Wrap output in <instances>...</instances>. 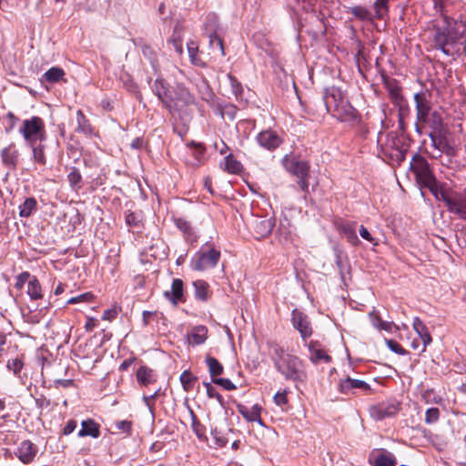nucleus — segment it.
I'll return each mask as SVG.
<instances>
[{
  "instance_id": "393cba45",
  "label": "nucleus",
  "mask_w": 466,
  "mask_h": 466,
  "mask_svg": "<svg viewBox=\"0 0 466 466\" xmlns=\"http://www.w3.org/2000/svg\"><path fill=\"white\" fill-rule=\"evenodd\" d=\"M252 227L255 237L257 238H263L268 237L271 233L274 228V223L269 218H260L256 219L253 222Z\"/></svg>"
},
{
  "instance_id": "a211bd4d",
  "label": "nucleus",
  "mask_w": 466,
  "mask_h": 466,
  "mask_svg": "<svg viewBox=\"0 0 466 466\" xmlns=\"http://www.w3.org/2000/svg\"><path fill=\"white\" fill-rule=\"evenodd\" d=\"M154 94L158 97L163 106L168 109H172L173 97L170 95L167 85L162 78H157L152 86Z\"/></svg>"
},
{
  "instance_id": "ddd939ff",
  "label": "nucleus",
  "mask_w": 466,
  "mask_h": 466,
  "mask_svg": "<svg viewBox=\"0 0 466 466\" xmlns=\"http://www.w3.org/2000/svg\"><path fill=\"white\" fill-rule=\"evenodd\" d=\"M414 102L416 108V122L425 119V116L432 113V106L430 95L426 92H419L414 95Z\"/></svg>"
},
{
  "instance_id": "aec40b11",
  "label": "nucleus",
  "mask_w": 466,
  "mask_h": 466,
  "mask_svg": "<svg viewBox=\"0 0 466 466\" xmlns=\"http://www.w3.org/2000/svg\"><path fill=\"white\" fill-rule=\"evenodd\" d=\"M412 326L419 336V339L422 343L420 352H424L426 350L427 346L430 345L432 341L428 328L419 317H415L413 319Z\"/></svg>"
},
{
  "instance_id": "e2e57ef3",
  "label": "nucleus",
  "mask_w": 466,
  "mask_h": 466,
  "mask_svg": "<svg viewBox=\"0 0 466 466\" xmlns=\"http://www.w3.org/2000/svg\"><path fill=\"white\" fill-rule=\"evenodd\" d=\"M432 2L435 13L439 15V17L449 16L445 10L444 0H432Z\"/></svg>"
},
{
  "instance_id": "5fc2aeb1",
  "label": "nucleus",
  "mask_w": 466,
  "mask_h": 466,
  "mask_svg": "<svg viewBox=\"0 0 466 466\" xmlns=\"http://www.w3.org/2000/svg\"><path fill=\"white\" fill-rule=\"evenodd\" d=\"M440 410L438 408H430L425 413V422L427 424H432L439 420Z\"/></svg>"
},
{
  "instance_id": "f257e3e1",
  "label": "nucleus",
  "mask_w": 466,
  "mask_h": 466,
  "mask_svg": "<svg viewBox=\"0 0 466 466\" xmlns=\"http://www.w3.org/2000/svg\"><path fill=\"white\" fill-rule=\"evenodd\" d=\"M431 38L436 49L446 56L466 52V25L451 16L437 17L430 23Z\"/></svg>"
},
{
  "instance_id": "f03ea898",
  "label": "nucleus",
  "mask_w": 466,
  "mask_h": 466,
  "mask_svg": "<svg viewBox=\"0 0 466 466\" xmlns=\"http://www.w3.org/2000/svg\"><path fill=\"white\" fill-rule=\"evenodd\" d=\"M271 358L276 370L287 380L301 383L307 381L305 364L299 357L287 353L281 346L274 344L271 346Z\"/></svg>"
},
{
  "instance_id": "de8ad7c7",
  "label": "nucleus",
  "mask_w": 466,
  "mask_h": 466,
  "mask_svg": "<svg viewBox=\"0 0 466 466\" xmlns=\"http://www.w3.org/2000/svg\"><path fill=\"white\" fill-rule=\"evenodd\" d=\"M126 223L131 228H139L141 227V216L138 213L127 211L126 212Z\"/></svg>"
},
{
  "instance_id": "37998d69",
  "label": "nucleus",
  "mask_w": 466,
  "mask_h": 466,
  "mask_svg": "<svg viewBox=\"0 0 466 466\" xmlns=\"http://www.w3.org/2000/svg\"><path fill=\"white\" fill-rule=\"evenodd\" d=\"M228 78L230 84L232 94L235 96L236 99H241L243 93L241 83L231 74L228 75Z\"/></svg>"
},
{
  "instance_id": "3c124183",
  "label": "nucleus",
  "mask_w": 466,
  "mask_h": 466,
  "mask_svg": "<svg viewBox=\"0 0 466 466\" xmlns=\"http://www.w3.org/2000/svg\"><path fill=\"white\" fill-rule=\"evenodd\" d=\"M388 3L389 0H376L374 3V8L378 18H382L385 14L388 13Z\"/></svg>"
},
{
  "instance_id": "20e7f679",
  "label": "nucleus",
  "mask_w": 466,
  "mask_h": 466,
  "mask_svg": "<svg viewBox=\"0 0 466 466\" xmlns=\"http://www.w3.org/2000/svg\"><path fill=\"white\" fill-rule=\"evenodd\" d=\"M410 169L414 172L419 185L427 187L436 199H440L441 192L444 191L443 185H440L435 178L428 161L417 154L412 157Z\"/></svg>"
},
{
  "instance_id": "7ed1b4c3",
  "label": "nucleus",
  "mask_w": 466,
  "mask_h": 466,
  "mask_svg": "<svg viewBox=\"0 0 466 466\" xmlns=\"http://www.w3.org/2000/svg\"><path fill=\"white\" fill-rule=\"evenodd\" d=\"M324 103L328 112H332L334 117L341 122L354 120L356 117L355 108L344 99L342 93L336 87L326 90Z\"/></svg>"
},
{
  "instance_id": "39448f33",
  "label": "nucleus",
  "mask_w": 466,
  "mask_h": 466,
  "mask_svg": "<svg viewBox=\"0 0 466 466\" xmlns=\"http://www.w3.org/2000/svg\"><path fill=\"white\" fill-rule=\"evenodd\" d=\"M282 163L285 169L298 178L297 184L303 191L304 198H306L309 187V164L307 161L299 160L295 157L288 155L284 157Z\"/></svg>"
},
{
  "instance_id": "864d4df0",
  "label": "nucleus",
  "mask_w": 466,
  "mask_h": 466,
  "mask_svg": "<svg viewBox=\"0 0 466 466\" xmlns=\"http://www.w3.org/2000/svg\"><path fill=\"white\" fill-rule=\"evenodd\" d=\"M209 45L212 49H217L219 52L220 56H225L223 41L219 36H218L217 35H210Z\"/></svg>"
},
{
  "instance_id": "5701e85b",
  "label": "nucleus",
  "mask_w": 466,
  "mask_h": 466,
  "mask_svg": "<svg viewBox=\"0 0 466 466\" xmlns=\"http://www.w3.org/2000/svg\"><path fill=\"white\" fill-rule=\"evenodd\" d=\"M237 410L246 420L251 422L256 421L260 425H264L260 418L261 407L258 404H255L251 408H248L243 404H238Z\"/></svg>"
},
{
  "instance_id": "9d476101",
  "label": "nucleus",
  "mask_w": 466,
  "mask_h": 466,
  "mask_svg": "<svg viewBox=\"0 0 466 466\" xmlns=\"http://www.w3.org/2000/svg\"><path fill=\"white\" fill-rule=\"evenodd\" d=\"M400 410V404L396 400H389L372 405L369 409L370 415L376 420L395 416Z\"/></svg>"
},
{
  "instance_id": "4c0bfd02",
  "label": "nucleus",
  "mask_w": 466,
  "mask_h": 466,
  "mask_svg": "<svg viewBox=\"0 0 466 466\" xmlns=\"http://www.w3.org/2000/svg\"><path fill=\"white\" fill-rule=\"evenodd\" d=\"M206 363L208 365V371H209L210 375L212 376V379L216 378V376L221 375L223 373L224 368H223L222 364L216 358L208 357L206 359Z\"/></svg>"
},
{
  "instance_id": "c9c22d12",
  "label": "nucleus",
  "mask_w": 466,
  "mask_h": 466,
  "mask_svg": "<svg viewBox=\"0 0 466 466\" xmlns=\"http://www.w3.org/2000/svg\"><path fill=\"white\" fill-rule=\"evenodd\" d=\"M187 46L191 64L197 66L204 67L206 66L205 63L198 56V46L194 41L188 42Z\"/></svg>"
},
{
  "instance_id": "603ef678",
  "label": "nucleus",
  "mask_w": 466,
  "mask_h": 466,
  "mask_svg": "<svg viewBox=\"0 0 466 466\" xmlns=\"http://www.w3.org/2000/svg\"><path fill=\"white\" fill-rule=\"evenodd\" d=\"M6 367L9 370L13 371L15 375L19 376V373L24 367V363L20 359L15 358L7 361Z\"/></svg>"
},
{
  "instance_id": "4be33fe9",
  "label": "nucleus",
  "mask_w": 466,
  "mask_h": 466,
  "mask_svg": "<svg viewBox=\"0 0 466 466\" xmlns=\"http://www.w3.org/2000/svg\"><path fill=\"white\" fill-rule=\"evenodd\" d=\"M173 104L177 106L178 104H181L182 106H189L195 103V96L191 92L188 90L187 87H186L182 84H177L175 88V98H173Z\"/></svg>"
},
{
  "instance_id": "49530a36",
  "label": "nucleus",
  "mask_w": 466,
  "mask_h": 466,
  "mask_svg": "<svg viewBox=\"0 0 466 466\" xmlns=\"http://www.w3.org/2000/svg\"><path fill=\"white\" fill-rule=\"evenodd\" d=\"M33 150V157L35 162L40 164V165H46V157L44 151V146H36V144H34V146H29Z\"/></svg>"
},
{
  "instance_id": "412c9836",
  "label": "nucleus",
  "mask_w": 466,
  "mask_h": 466,
  "mask_svg": "<svg viewBox=\"0 0 466 466\" xmlns=\"http://www.w3.org/2000/svg\"><path fill=\"white\" fill-rule=\"evenodd\" d=\"M165 297L174 305L184 301V284L180 279H174L171 285V290L164 293Z\"/></svg>"
},
{
  "instance_id": "72a5a7b5",
  "label": "nucleus",
  "mask_w": 466,
  "mask_h": 466,
  "mask_svg": "<svg viewBox=\"0 0 466 466\" xmlns=\"http://www.w3.org/2000/svg\"><path fill=\"white\" fill-rule=\"evenodd\" d=\"M195 289V297L201 301H206L208 299V288L209 285L201 279L193 282Z\"/></svg>"
},
{
  "instance_id": "f8f14e48",
  "label": "nucleus",
  "mask_w": 466,
  "mask_h": 466,
  "mask_svg": "<svg viewBox=\"0 0 466 466\" xmlns=\"http://www.w3.org/2000/svg\"><path fill=\"white\" fill-rule=\"evenodd\" d=\"M291 316V322L294 329H296L301 338L306 340L312 335L311 323L308 316L298 309H293Z\"/></svg>"
},
{
  "instance_id": "bf43d9fd",
  "label": "nucleus",
  "mask_w": 466,
  "mask_h": 466,
  "mask_svg": "<svg viewBox=\"0 0 466 466\" xmlns=\"http://www.w3.org/2000/svg\"><path fill=\"white\" fill-rule=\"evenodd\" d=\"M212 382L223 387L227 390H236V385L229 379L213 378Z\"/></svg>"
},
{
  "instance_id": "e433bc0d",
  "label": "nucleus",
  "mask_w": 466,
  "mask_h": 466,
  "mask_svg": "<svg viewBox=\"0 0 466 466\" xmlns=\"http://www.w3.org/2000/svg\"><path fill=\"white\" fill-rule=\"evenodd\" d=\"M225 169L231 174H239L242 169V164L238 161L231 154L227 156L224 159Z\"/></svg>"
},
{
  "instance_id": "f3484780",
  "label": "nucleus",
  "mask_w": 466,
  "mask_h": 466,
  "mask_svg": "<svg viewBox=\"0 0 466 466\" xmlns=\"http://www.w3.org/2000/svg\"><path fill=\"white\" fill-rule=\"evenodd\" d=\"M369 463L372 466H395L397 460L393 453L384 450H374L369 457Z\"/></svg>"
},
{
  "instance_id": "f704fd0d",
  "label": "nucleus",
  "mask_w": 466,
  "mask_h": 466,
  "mask_svg": "<svg viewBox=\"0 0 466 466\" xmlns=\"http://www.w3.org/2000/svg\"><path fill=\"white\" fill-rule=\"evenodd\" d=\"M208 329L205 326H197L191 331L192 343L201 345L207 339Z\"/></svg>"
},
{
  "instance_id": "423d86ee",
  "label": "nucleus",
  "mask_w": 466,
  "mask_h": 466,
  "mask_svg": "<svg viewBox=\"0 0 466 466\" xmlns=\"http://www.w3.org/2000/svg\"><path fill=\"white\" fill-rule=\"evenodd\" d=\"M219 259L220 251L206 243L192 258L190 267L195 271H205L215 268Z\"/></svg>"
},
{
  "instance_id": "ea45409f",
  "label": "nucleus",
  "mask_w": 466,
  "mask_h": 466,
  "mask_svg": "<svg viewBox=\"0 0 466 466\" xmlns=\"http://www.w3.org/2000/svg\"><path fill=\"white\" fill-rule=\"evenodd\" d=\"M65 76V72L60 67H51L45 74V79L49 83H56Z\"/></svg>"
},
{
  "instance_id": "09e8293b",
  "label": "nucleus",
  "mask_w": 466,
  "mask_h": 466,
  "mask_svg": "<svg viewBox=\"0 0 466 466\" xmlns=\"http://www.w3.org/2000/svg\"><path fill=\"white\" fill-rule=\"evenodd\" d=\"M169 43L173 46L175 51L181 56L183 54V45L182 40L180 38L179 33L177 32V26H176L172 38L169 40Z\"/></svg>"
},
{
  "instance_id": "338daca9",
  "label": "nucleus",
  "mask_w": 466,
  "mask_h": 466,
  "mask_svg": "<svg viewBox=\"0 0 466 466\" xmlns=\"http://www.w3.org/2000/svg\"><path fill=\"white\" fill-rule=\"evenodd\" d=\"M274 402L279 406H283L288 403L287 391H279L274 396Z\"/></svg>"
},
{
  "instance_id": "2eb2a0df",
  "label": "nucleus",
  "mask_w": 466,
  "mask_h": 466,
  "mask_svg": "<svg viewBox=\"0 0 466 466\" xmlns=\"http://www.w3.org/2000/svg\"><path fill=\"white\" fill-rule=\"evenodd\" d=\"M256 140L261 147L269 151L275 150L282 143V138L276 131L271 129L263 130L258 133Z\"/></svg>"
},
{
  "instance_id": "c03bdc74",
  "label": "nucleus",
  "mask_w": 466,
  "mask_h": 466,
  "mask_svg": "<svg viewBox=\"0 0 466 466\" xmlns=\"http://www.w3.org/2000/svg\"><path fill=\"white\" fill-rule=\"evenodd\" d=\"M349 13L360 20H368L370 18V12L361 5L350 7Z\"/></svg>"
},
{
  "instance_id": "4d7b16f0",
  "label": "nucleus",
  "mask_w": 466,
  "mask_h": 466,
  "mask_svg": "<svg viewBox=\"0 0 466 466\" xmlns=\"http://www.w3.org/2000/svg\"><path fill=\"white\" fill-rule=\"evenodd\" d=\"M32 277L33 276H31V274L28 271H24V272L20 273L15 278V288L17 289H21L26 282L27 283L29 282V280H30V279H32Z\"/></svg>"
},
{
  "instance_id": "7c9ffc66",
  "label": "nucleus",
  "mask_w": 466,
  "mask_h": 466,
  "mask_svg": "<svg viewBox=\"0 0 466 466\" xmlns=\"http://www.w3.org/2000/svg\"><path fill=\"white\" fill-rule=\"evenodd\" d=\"M77 127L76 131L85 135H91L93 132L89 120L86 117L82 110L76 111Z\"/></svg>"
},
{
  "instance_id": "69168bd1",
  "label": "nucleus",
  "mask_w": 466,
  "mask_h": 466,
  "mask_svg": "<svg viewBox=\"0 0 466 466\" xmlns=\"http://www.w3.org/2000/svg\"><path fill=\"white\" fill-rule=\"evenodd\" d=\"M119 311V309H117L116 307L106 309L103 313L102 319L112 321L117 317Z\"/></svg>"
},
{
  "instance_id": "c756f323",
  "label": "nucleus",
  "mask_w": 466,
  "mask_h": 466,
  "mask_svg": "<svg viewBox=\"0 0 466 466\" xmlns=\"http://www.w3.org/2000/svg\"><path fill=\"white\" fill-rule=\"evenodd\" d=\"M4 164L9 167H15L18 159V151L14 145L5 147L1 153Z\"/></svg>"
},
{
  "instance_id": "473e14b6",
  "label": "nucleus",
  "mask_w": 466,
  "mask_h": 466,
  "mask_svg": "<svg viewBox=\"0 0 466 466\" xmlns=\"http://www.w3.org/2000/svg\"><path fill=\"white\" fill-rule=\"evenodd\" d=\"M27 294L31 299L36 300L42 298V289L39 280L35 276L30 279L27 284Z\"/></svg>"
},
{
  "instance_id": "cd10ccee",
  "label": "nucleus",
  "mask_w": 466,
  "mask_h": 466,
  "mask_svg": "<svg viewBox=\"0 0 466 466\" xmlns=\"http://www.w3.org/2000/svg\"><path fill=\"white\" fill-rule=\"evenodd\" d=\"M355 226H356L355 222H348V221L341 222L338 226L339 230L344 234L347 240L352 246H358L360 243V241L356 234Z\"/></svg>"
},
{
  "instance_id": "774afa93",
  "label": "nucleus",
  "mask_w": 466,
  "mask_h": 466,
  "mask_svg": "<svg viewBox=\"0 0 466 466\" xmlns=\"http://www.w3.org/2000/svg\"><path fill=\"white\" fill-rule=\"evenodd\" d=\"M360 235L361 238H363L367 241L370 242L374 246L378 245V241L375 240V238L370 235L369 230L364 226H360Z\"/></svg>"
},
{
  "instance_id": "b1692460",
  "label": "nucleus",
  "mask_w": 466,
  "mask_h": 466,
  "mask_svg": "<svg viewBox=\"0 0 466 466\" xmlns=\"http://www.w3.org/2000/svg\"><path fill=\"white\" fill-rule=\"evenodd\" d=\"M176 227L183 233L185 239L188 242H197L198 236L189 221L184 218H173Z\"/></svg>"
},
{
  "instance_id": "a878e982",
  "label": "nucleus",
  "mask_w": 466,
  "mask_h": 466,
  "mask_svg": "<svg viewBox=\"0 0 466 466\" xmlns=\"http://www.w3.org/2000/svg\"><path fill=\"white\" fill-rule=\"evenodd\" d=\"M79 438L92 437L96 439L100 436V425L94 420H85L81 423V429L77 432Z\"/></svg>"
},
{
  "instance_id": "2f4dec72",
  "label": "nucleus",
  "mask_w": 466,
  "mask_h": 466,
  "mask_svg": "<svg viewBox=\"0 0 466 466\" xmlns=\"http://www.w3.org/2000/svg\"><path fill=\"white\" fill-rule=\"evenodd\" d=\"M37 202L35 198H27L19 206V215L22 218H29L34 212L36 211Z\"/></svg>"
},
{
  "instance_id": "8fccbe9b",
  "label": "nucleus",
  "mask_w": 466,
  "mask_h": 466,
  "mask_svg": "<svg viewBox=\"0 0 466 466\" xmlns=\"http://www.w3.org/2000/svg\"><path fill=\"white\" fill-rule=\"evenodd\" d=\"M207 390V395L209 399L217 400L220 404L223 403V397L218 392L217 389L212 386L211 382H203Z\"/></svg>"
},
{
  "instance_id": "6e6552de",
  "label": "nucleus",
  "mask_w": 466,
  "mask_h": 466,
  "mask_svg": "<svg viewBox=\"0 0 466 466\" xmlns=\"http://www.w3.org/2000/svg\"><path fill=\"white\" fill-rule=\"evenodd\" d=\"M442 200L450 213L456 215L460 219L466 220V189L461 192H441L440 199Z\"/></svg>"
},
{
  "instance_id": "0eeeda50",
  "label": "nucleus",
  "mask_w": 466,
  "mask_h": 466,
  "mask_svg": "<svg viewBox=\"0 0 466 466\" xmlns=\"http://www.w3.org/2000/svg\"><path fill=\"white\" fill-rule=\"evenodd\" d=\"M19 133L23 136L28 146H34L38 141L42 142L46 138L44 120L36 116L25 119Z\"/></svg>"
},
{
  "instance_id": "1a4fd4ad",
  "label": "nucleus",
  "mask_w": 466,
  "mask_h": 466,
  "mask_svg": "<svg viewBox=\"0 0 466 466\" xmlns=\"http://www.w3.org/2000/svg\"><path fill=\"white\" fill-rule=\"evenodd\" d=\"M431 141V147L436 150V154H432V157L438 158L441 154H446L449 157L456 155V148L451 145L446 137L445 129L438 132H430L428 134Z\"/></svg>"
},
{
  "instance_id": "052dcab7",
  "label": "nucleus",
  "mask_w": 466,
  "mask_h": 466,
  "mask_svg": "<svg viewBox=\"0 0 466 466\" xmlns=\"http://www.w3.org/2000/svg\"><path fill=\"white\" fill-rule=\"evenodd\" d=\"M386 344L391 351L399 355L403 356L407 354V351L400 346V344L393 339H386Z\"/></svg>"
},
{
  "instance_id": "6ab92c4d",
  "label": "nucleus",
  "mask_w": 466,
  "mask_h": 466,
  "mask_svg": "<svg viewBox=\"0 0 466 466\" xmlns=\"http://www.w3.org/2000/svg\"><path fill=\"white\" fill-rule=\"evenodd\" d=\"M36 452L37 451L34 443L29 440H25L18 446L15 455L20 461L25 464H28L34 461Z\"/></svg>"
},
{
  "instance_id": "c85d7f7f",
  "label": "nucleus",
  "mask_w": 466,
  "mask_h": 466,
  "mask_svg": "<svg viewBox=\"0 0 466 466\" xmlns=\"http://www.w3.org/2000/svg\"><path fill=\"white\" fill-rule=\"evenodd\" d=\"M137 380L139 384L148 386L157 381V375L152 369L141 366L137 371Z\"/></svg>"
},
{
  "instance_id": "58836bf2",
  "label": "nucleus",
  "mask_w": 466,
  "mask_h": 466,
  "mask_svg": "<svg viewBox=\"0 0 466 466\" xmlns=\"http://www.w3.org/2000/svg\"><path fill=\"white\" fill-rule=\"evenodd\" d=\"M370 319L372 325L378 329L390 330L392 323L384 321L380 319L378 311L375 309L370 313Z\"/></svg>"
},
{
  "instance_id": "a19ab883",
  "label": "nucleus",
  "mask_w": 466,
  "mask_h": 466,
  "mask_svg": "<svg viewBox=\"0 0 466 466\" xmlns=\"http://www.w3.org/2000/svg\"><path fill=\"white\" fill-rule=\"evenodd\" d=\"M218 109L222 117L227 116L231 120L235 119L238 113V107L230 103L220 104Z\"/></svg>"
},
{
  "instance_id": "79ce46f5",
  "label": "nucleus",
  "mask_w": 466,
  "mask_h": 466,
  "mask_svg": "<svg viewBox=\"0 0 466 466\" xmlns=\"http://www.w3.org/2000/svg\"><path fill=\"white\" fill-rule=\"evenodd\" d=\"M197 380V378L194 377L190 371L184 370L180 375V382L186 391H189L194 387V382Z\"/></svg>"
},
{
  "instance_id": "dca6fc26",
  "label": "nucleus",
  "mask_w": 466,
  "mask_h": 466,
  "mask_svg": "<svg viewBox=\"0 0 466 466\" xmlns=\"http://www.w3.org/2000/svg\"><path fill=\"white\" fill-rule=\"evenodd\" d=\"M339 390L342 394H354L356 390L370 391V386L366 381L358 379L347 377L340 380L339 383Z\"/></svg>"
},
{
  "instance_id": "680f3d73",
  "label": "nucleus",
  "mask_w": 466,
  "mask_h": 466,
  "mask_svg": "<svg viewBox=\"0 0 466 466\" xmlns=\"http://www.w3.org/2000/svg\"><path fill=\"white\" fill-rule=\"evenodd\" d=\"M93 299V295L90 292H86L76 297L69 299L66 304H76L80 302H87Z\"/></svg>"
},
{
  "instance_id": "0e129e2a",
  "label": "nucleus",
  "mask_w": 466,
  "mask_h": 466,
  "mask_svg": "<svg viewBox=\"0 0 466 466\" xmlns=\"http://www.w3.org/2000/svg\"><path fill=\"white\" fill-rule=\"evenodd\" d=\"M142 53L144 56H146L153 66H155V63L157 62V56L154 50L149 46H144L142 47Z\"/></svg>"
},
{
  "instance_id": "13d9d810",
  "label": "nucleus",
  "mask_w": 466,
  "mask_h": 466,
  "mask_svg": "<svg viewBox=\"0 0 466 466\" xmlns=\"http://www.w3.org/2000/svg\"><path fill=\"white\" fill-rule=\"evenodd\" d=\"M191 418H192V429L198 438H201L204 435L205 428L204 426L198 421L197 416L194 414V412L191 410Z\"/></svg>"
},
{
  "instance_id": "9b49d317",
  "label": "nucleus",
  "mask_w": 466,
  "mask_h": 466,
  "mask_svg": "<svg viewBox=\"0 0 466 466\" xmlns=\"http://www.w3.org/2000/svg\"><path fill=\"white\" fill-rule=\"evenodd\" d=\"M425 127H429L431 128V132L444 130L441 115L434 110L432 113L426 116L425 119H420L419 122L415 123V130L419 135L422 134Z\"/></svg>"
},
{
  "instance_id": "6e6d98bb",
  "label": "nucleus",
  "mask_w": 466,
  "mask_h": 466,
  "mask_svg": "<svg viewBox=\"0 0 466 466\" xmlns=\"http://www.w3.org/2000/svg\"><path fill=\"white\" fill-rule=\"evenodd\" d=\"M199 92L203 100L209 102L214 98V93L206 81H203L202 86L199 87Z\"/></svg>"
},
{
  "instance_id": "a18cd8bd",
  "label": "nucleus",
  "mask_w": 466,
  "mask_h": 466,
  "mask_svg": "<svg viewBox=\"0 0 466 466\" xmlns=\"http://www.w3.org/2000/svg\"><path fill=\"white\" fill-rule=\"evenodd\" d=\"M67 179L70 186L76 189L81 187L82 176L76 167H71L70 172L67 175Z\"/></svg>"
},
{
  "instance_id": "bb28decb",
  "label": "nucleus",
  "mask_w": 466,
  "mask_h": 466,
  "mask_svg": "<svg viewBox=\"0 0 466 466\" xmlns=\"http://www.w3.org/2000/svg\"><path fill=\"white\" fill-rule=\"evenodd\" d=\"M387 91L390 101L397 106L401 107L404 104V96L402 95L401 87L395 80L386 82Z\"/></svg>"
},
{
  "instance_id": "4468645a",
  "label": "nucleus",
  "mask_w": 466,
  "mask_h": 466,
  "mask_svg": "<svg viewBox=\"0 0 466 466\" xmlns=\"http://www.w3.org/2000/svg\"><path fill=\"white\" fill-rule=\"evenodd\" d=\"M309 352V360L317 365L319 363L329 364L332 359L325 348L317 340H311L307 344Z\"/></svg>"
}]
</instances>
